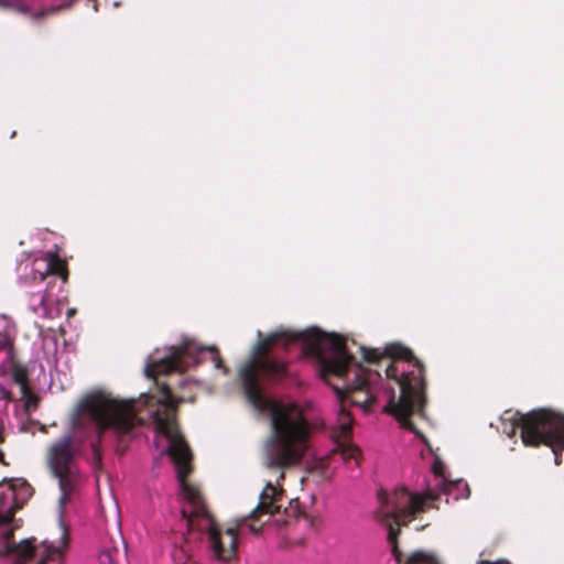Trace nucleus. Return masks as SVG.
Instances as JSON below:
<instances>
[{
  "mask_svg": "<svg viewBox=\"0 0 564 564\" xmlns=\"http://www.w3.org/2000/svg\"><path fill=\"white\" fill-rule=\"evenodd\" d=\"M296 347L300 355L315 367L316 375L332 386L338 399L344 395L333 377L343 380V387L351 391V403L365 412L380 410L392 414L401 429L423 438V434L410 420L414 411L422 406L424 378L423 365L412 351L399 345H388L383 350L360 347L367 362H378L381 358H391L386 375L400 388L395 401V391L382 382L381 375L361 367L347 350L341 338L326 334L317 328L304 332L278 330L261 341L254 355L239 368V378L249 403L260 412L270 415L273 435L264 447V464L269 468L288 467L300 464L310 449L311 427L295 404H284L270 399L264 386L279 383L291 376L289 365L275 357L271 349Z\"/></svg>",
  "mask_w": 564,
  "mask_h": 564,
  "instance_id": "1",
  "label": "nucleus"
},
{
  "mask_svg": "<svg viewBox=\"0 0 564 564\" xmlns=\"http://www.w3.org/2000/svg\"><path fill=\"white\" fill-rule=\"evenodd\" d=\"M145 412L149 422L141 415L137 401H119L99 393L80 401L73 420L74 436L66 434L51 447L50 466L58 479L61 500L65 501L83 480L75 462L74 442L78 449L89 451L88 460L94 470L99 471L107 447L122 454L131 440L145 429L151 430L153 447L160 457L167 456L175 467L184 527L189 534L197 533L200 546L210 560L229 562L236 555V531L223 532L199 491L186 482L192 471V453L176 426V400L169 384L162 383L155 406Z\"/></svg>",
  "mask_w": 564,
  "mask_h": 564,
  "instance_id": "2",
  "label": "nucleus"
},
{
  "mask_svg": "<svg viewBox=\"0 0 564 564\" xmlns=\"http://www.w3.org/2000/svg\"><path fill=\"white\" fill-rule=\"evenodd\" d=\"M23 273L18 282L21 286L30 288L29 307L42 318H55L59 311L55 302L67 281L68 271L66 263L57 254L51 252L35 258L31 263H25Z\"/></svg>",
  "mask_w": 564,
  "mask_h": 564,
  "instance_id": "3",
  "label": "nucleus"
},
{
  "mask_svg": "<svg viewBox=\"0 0 564 564\" xmlns=\"http://www.w3.org/2000/svg\"><path fill=\"white\" fill-rule=\"evenodd\" d=\"M501 430L507 436L516 435L521 429V438L527 446L544 444L551 447L556 465L562 463L564 448V416L546 409L533 410L527 414L505 411L501 416Z\"/></svg>",
  "mask_w": 564,
  "mask_h": 564,
  "instance_id": "4",
  "label": "nucleus"
},
{
  "mask_svg": "<svg viewBox=\"0 0 564 564\" xmlns=\"http://www.w3.org/2000/svg\"><path fill=\"white\" fill-rule=\"evenodd\" d=\"M438 497L440 495L431 489L424 494L411 491L405 487H397L391 491L381 489L378 492L380 506L377 517L384 524H406L416 513L430 508Z\"/></svg>",
  "mask_w": 564,
  "mask_h": 564,
  "instance_id": "5",
  "label": "nucleus"
},
{
  "mask_svg": "<svg viewBox=\"0 0 564 564\" xmlns=\"http://www.w3.org/2000/svg\"><path fill=\"white\" fill-rule=\"evenodd\" d=\"M209 357L217 369L228 373V368L223 365L219 351L216 347H202L195 341L186 340L182 345L169 348L167 355L154 360L145 368L148 377L154 375H166L170 372H184L189 367H196Z\"/></svg>",
  "mask_w": 564,
  "mask_h": 564,
  "instance_id": "6",
  "label": "nucleus"
},
{
  "mask_svg": "<svg viewBox=\"0 0 564 564\" xmlns=\"http://www.w3.org/2000/svg\"><path fill=\"white\" fill-rule=\"evenodd\" d=\"M352 422L351 414L343 404L338 405L336 419L332 422L330 437L334 442L333 452L338 453L345 463L350 464L354 462V465L358 466L360 451L350 442Z\"/></svg>",
  "mask_w": 564,
  "mask_h": 564,
  "instance_id": "7",
  "label": "nucleus"
},
{
  "mask_svg": "<svg viewBox=\"0 0 564 564\" xmlns=\"http://www.w3.org/2000/svg\"><path fill=\"white\" fill-rule=\"evenodd\" d=\"M36 540L25 539L20 543L13 542V529L0 533V556L13 555L19 564L32 561L36 555Z\"/></svg>",
  "mask_w": 564,
  "mask_h": 564,
  "instance_id": "8",
  "label": "nucleus"
},
{
  "mask_svg": "<svg viewBox=\"0 0 564 564\" xmlns=\"http://www.w3.org/2000/svg\"><path fill=\"white\" fill-rule=\"evenodd\" d=\"M278 491L276 488L268 482L265 488L260 495V502L257 508L250 513L249 518L252 520L258 519L260 514H274L280 512L281 506L278 505Z\"/></svg>",
  "mask_w": 564,
  "mask_h": 564,
  "instance_id": "9",
  "label": "nucleus"
},
{
  "mask_svg": "<svg viewBox=\"0 0 564 564\" xmlns=\"http://www.w3.org/2000/svg\"><path fill=\"white\" fill-rule=\"evenodd\" d=\"M77 0H61L59 4L51 6L50 8L42 9L33 12L32 7L25 0H11L10 7L22 14L30 15L33 20H40L48 13H55L62 9L70 8Z\"/></svg>",
  "mask_w": 564,
  "mask_h": 564,
  "instance_id": "10",
  "label": "nucleus"
},
{
  "mask_svg": "<svg viewBox=\"0 0 564 564\" xmlns=\"http://www.w3.org/2000/svg\"><path fill=\"white\" fill-rule=\"evenodd\" d=\"M12 381L19 386L21 399L31 397L28 370L20 364H14L11 368Z\"/></svg>",
  "mask_w": 564,
  "mask_h": 564,
  "instance_id": "11",
  "label": "nucleus"
},
{
  "mask_svg": "<svg viewBox=\"0 0 564 564\" xmlns=\"http://www.w3.org/2000/svg\"><path fill=\"white\" fill-rule=\"evenodd\" d=\"M437 486L442 487V491L444 494L455 495V499L459 498H468L470 495V489L467 482L463 480L457 481H447L445 478H442Z\"/></svg>",
  "mask_w": 564,
  "mask_h": 564,
  "instance_id": "12",
  "label": "nucleus"
},
{
  "mask_svg": "<svg viewBox=\"0 0 564 564\" xmlns=\"http://www.w3.org/2000/svg\"><path fill=\"white\" fill-rule=\"evenodd\" d=\"M121 552L118 547H104L98 556L99 564H119Z\"/></svg>",
  "mask_w": 564,
  "mask_h": 564,
  "instance_id": "13",
  "label": "nucleus"
},
{
  "mask_svg": "<svg viewBox=\"0 0 564 564\" xmlns=\"http://www.w3.org/2000/svg\"><path fill=\"white\" fill-rule=\"evenodd\" d=\"M432 561V557L422 552V551H417V552H414L412 553L405 561L404 564H423V563H430Z\"/></svg>",
  "mask_w": 564,
  "mask_h": 564,
  "instance_id": "14",
  "label": "nucleus"
},
{
  "mask_svg": "<svg viewBox=\"0 0 564 564\" xmlns=\"http://www.w3.org/2000/svg\"><path fill=\"white\" fill-rule=\"evenodd\" d=\"M12 400L11 392L0 383V408L7 409L8 403Z\"/></svg>",
  "mask_w": 564,
  "mask_h": 564,
  "instance_id": "15",
  "label": "nucleus"
},
{
  "mask_svg": "<svg viewBox=\"0 0 564 564\" xmlns=\"http://www.w3.org/2000/svg\"><path fill=\"white\" fill-rule=\"evenodd\" d=\"M12 339L9 334L0 333V351L7 350L11 347Z\"/></svg>",
  "mask_w": 564,
  "mask_h": 564,
  "instance_id": "16",
  "label": "nucleus"
},
{
  "mask_svg": "<svg viewBox=\"0 0 564 564\" xmlns=\"http://www.w3.org/2000/svg\"><path fill=\"white\" fill-rule=\"evenodd\" d=\"M12 513H0V528L8 525L12 521Z\"/></svg>",
  "mask_w": 564,
  "mask_h": 564,
  "instance_id": "17",
  "label": "nucleus"
},
{
  "mask_svg": "<svg viewBox=\"0 0 564 564\" xmlns=\"http://www.w3.org/2000/svg\"><path fill=\"white\" fill-rule=\"evenodd\" d=\"M21 487H22V490H23V494L26 496V497H30L32 495V488L29 484H26L25 481H23L21 484Z\"/></svg>",
  "mask_w": 564,
  "mask_h": 564,
  "instance_id": "18",
  "label": "nucleus"
},
{
  "mask_svg": "<svg viewBox=\"0 0 564 564\" xmlns=\"http://www.w3.org/2000/svg\"><path fill=\"white\" fill-rule=\"evenodd\" d=\"M480 564H510L507 561H499V562H490V561H481Z\"/></svg>",
  "mask_w": 564,
  "mask_h": 564,
  "instance_id": "19",
  "label": "nucleus"
},
{
  "mask_svg": "<svg viewBox=\"0 0 564 564\" xmlns=\"http://www.w3.org/2000/svg\"><path fill=\"white\" fill-rule=\"evenodd\" d=\"M249 529H250V531H251L252 533H259V532H260V530H261V527H259V528H258V527H256L254 524H250V525H249Z\"/></svg>",
  "mask_w": 564,
  "mask_h": 564,
  "instance_id": "20",
  "label": "nucleus"
},
{
  "mask_svg": "<svg viewBox=\"0 0 564 564\" xmlns=\"http://www.w3.org/2000/svg\"><path fill=\"white\" fill-rule=\"evenodd\" d=\"M74 313H75V310L74 308H69L68 312H67V315L72 316Z\"/></svg>",
  "mask_w": 564,
  "mask_h": 564,
  "instance_id": "21",
  "label": "nucleus"
},
{
  "mask_svg": "<svg viewBox=\"0 0 564 564\" xmlns=\"http://www.w3.org/2000/svg\"><path fill=\"white\" fill-rule=\"evenodd\" d=\"M37 564H45V560L39 561Z\"/></svg>",
  "mask_w": 564,
  "mask_h": 564,
  "instance_id": "22",
  "label": "nucleus"
}]
</instances>
